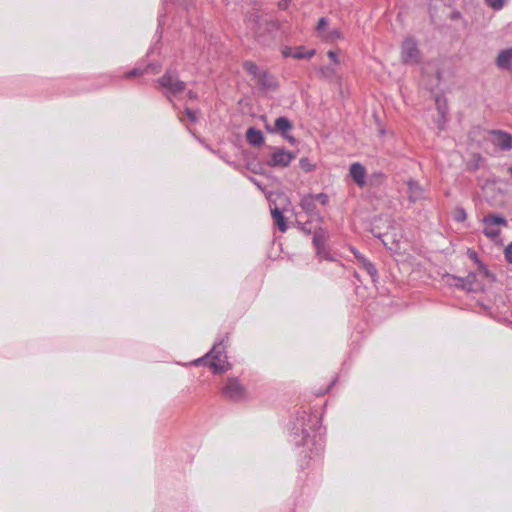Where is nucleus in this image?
I'll return each instance as SVG.
<instances>
[{
    "instance_id": "1",
    "label": "nucleus",
    "mask_w": 512,
    "mask_h": 512,
    "mask_svg": "<svg viewBox=\"0 0 512 512\" xmlns=\"http://www.w3.org/2000/svg\"><path fill=\"white\" fill-rule=\"evenodd\" d=\"M373 235L381 239L383 245L390 251L399 249L403 233L400 225L390 216H380L374 219L371 227Z\"/></svg>"
},
{
    "instance_id": "2",
    "label": "nucleus",
    "mask_w": 512,
    "mask_h": 512,
    "mask_svg": "<svg viewBox=\"0 0 512 512\" xmlns=\"http://www.w3.org/2000/svg\"><path fill=\"white\" fill-rule=\"evenodd\" d=\"M202 363L207 364L216 374L223 373L230 368L227 361V355L225 354L221 343L214 345L205 357L194 361L196 366Z\"/></svg>"
},
{
    "instance_id": "3",
    "label": "nucleus",
    "mask_w": 512,
    "mask_h": 512,
    "mask_svg": "<svg viewBox=\"0 0 512 512\" xmlns=\"http://www.w3.org/2000/svg\"><path fill=\"white\" fill-rule=\"evenodd\" d=\"M222 395L232 402H242L248 399L246 387L240 383L238 378H228L222 388Z\"/></svg>"
},
{
    "instance_id": "4",
    "label": "nucleus",
    "mask_w": 512,
    "mask_h": 512,
    "mask_svg": "<svg viewBox=\"0 0 512 512\" xmlns=\"http://www.w3.org/2000/svg\"><path fill=\"white\" fill-rule=\"evenodd\" d=\"M158 84L165 90V95H176L185 90L186 84L181 81L175 70H167L165 74L158 79Z\"/></svg>"
},
{
    "instance_id": "5",
    "label": "nucleus",
    "mask_w": 512,
    "mask_h": 512,
    "mask_svg": "<svg viewBox=\"0 0 512 512\" xmlns=\"http://www.w3.org/2000/svg\"><path fill=\"white\" fill-rule=\"evenodd\" d=\"M243 68L247 73L253 76L256 84L264 90L274 89L276 87L275 78L264 70H260L253 62L246 61Z\"/></svg>"
},
{
    "instance_id": "6",
    "label": "nucleus",
    "mask_w": 512,
    "mask_h": 512,
    "mask_svg": "<svg viewBox=\"0 0 512 512\" xmlns=\"http://www.w3.org/2000/svg\"><path fill=\"white\" fill-rule=\"evenodd\" d=\"M401 60L405 64H417L421 60V53L417 41L412 37H407L401 45Z\"/></svg>"
},
{
    "instance_id": "7",
    "label": "nucleus",
    "mask_w": 512,
    "mask_h": 512,
    "mask_svg": "<svg viewBox=\"0 0 512 512\" xmlns=\"http://www.w3.org/2000/svg\"><path fill=\"white\" fill-rule=\"evenodd\" d=\"M482 222L485 225L483 233L492 240L498 238L500 235L501 231L499 227L507 226V220L503 216L496 214H489L485 216Z\"/></svg>"
},
{
    "instance_id": "8",
    "label": "nucleus",
    "mask_w": 512,
    "mask_h": 512,
    "mask_svg": "<svg viewBox=\"0 0 512 512\" xmlns=\"http://www.w3.org/2000/svg\"><path fill=\"white\" fill-rule=\"evenodd\" d=\"M293 128L292 122L284 116L278 117L275 120V125L273 128L266 125V129L271 133H280L289 143L295 144L296 140L293 136L288 134Z\"/></svg>"
},
{
    "instance_id": "9",
    "label": "nucleus",
    "mask_w": 512,
    "mask_h": 512,
    "mask_svg": "<svg viewBox=\"0 0 512 512\" xmlns=\"http://www.w3.org/2000/svg\"><path fill=\"white\" fill-rule=\"evenodd\" d=\"M295 155L285 149H276L268 161L270 167L285 168L289 166Z\"/></svg>"
},
{
    "instance_id": "10",
    "label": "nucleus",
    "mask_w": 512,
    "mask_h": 512,
    "mask_svg": "<svg viewBox=\"0 0 512 512\" xmlns=\"http://www.w3.org/2000/svg\"><path fill=\"white\" fill-rule=\"evenodd\" d=\"M407 197L411 203L422 201L426 199V190L420 183L414 179L407 181Z\"/></svg>"
},
{
    "instance_id": "11",
    "label": "nucleus",
    "mask_w": 512,
    "mask_h": 512,
    "mask_svg": "<svg viewBox=\"0 0 512 512\" xmlns=\"http://www.w3.org/2000/svg\"><path fill=\"white\" fill-rule=\"evenodd\" d=\"M349 173H350V176L352 177V179L354 180V182L359 187H364L365 186V184H366V181H365L366 169L364 168L363 165H361L358 162L353 163L350 166Z\"/></svg>"
},
{
    "instance_id": "12",
    "label": "nucleus",
    "mask_w": 512,
    "mask_h": 512,
    "mask_svg": "<svg viewBox=\"0 0 512 512\" xmlns=\"http://www.w3.org/2000/svg\"><path fill=\"white\" fill-rule=\"evenodd\" d=\"M493 143L502 150H510L512 148V136L503 131L493 132Z\"/></svg>"
},
{
    "instance_id": "13",
    "label": "nucleus",
    "mask_w": 512,
    "mask_h": 512,
    "mask_svg": "<svg viewBox=\"0 0 512 512\" xmlns=\"http://www.w3.org/2000/svg\"><path fill=\"white\" fill-rule=\"evenodd\" d=\"M496 65L498 68L503 70L510 69L512 65V48H508L505 50H502L497 58H496Z\"/></svg>"
},
{
    "instance_id": "14",
    "label": "nucleus",
    "mask_w": 512,
    "mask_h": 512,
    "mask_svg": "<svg viewBox=\"0 0 512 512\" xmlns=\"http://www.w3.org/2000/svg\"><path fill=\"white\" fill-rule=\"evenodd\" d=\"M246 139L248 143L251 144L252 146H260L264 142L263 133L254 127H250L247 130Z\"/></svg>"
},
{
    "instance_id": "15",
    "label": "nucleus",
    "mask_w": 512,
    "mask_h": 512,
    "mask_svg": "<svg viewBox=\"0 0 512 512\" xmlns=\"http://www.w3.org/2000/svg\"><path fill=\"white\" fill-rule=\"evenodd\" d=\"M326 239H327V235L322 229H319L314 232L313 244L316 248L317 255L322 254L323 246H325V244H326Z\"/></svg>"
},
{
    "instance_id": "16",
    "label": "nucleus",
    "mask_w": 512,
    "mask_h": 512,
    "mask_svg": "<svg viewBox=\"0 0 512 512\" xmlns=\"http://www.w3.org/2000/svg\"><path fill=\"white\" fill-rule=\"evenodd\" d=\"M159 68H160V66L156 65V64H149L145 68L136 67V68L132 69L131 71L127 72L126 77L131 78V77L140 76L145 73H148L150 70L153 72H158Z\"/></svg>"
},
{
    "instance_id": "17",
    "label": "nucleus",
    "mask_w": 512,
    "mask_h": 512,
    "mask_svg": "<svg viewBox=\"0 0 512 512\" xmlns=\"http://www.w3.org/2000/svg\"><path fill=\"white\" fill-rule=\"evenodd\" d=\"M271 215L274 220V223L278 226L279 230L281 232H285L288 228L285 217L283 216L282 212L277 208L274 207L271 209Z\"/></svg>"
},
{
    "instance_id": "18",
    "label": "nucleus",
    "mask_w": 512,
    "mask_h": 512,
    "mask_svg": "<svg viewBox=\"0 0 512 512\" xmlns=\"http://www.w3.org/2000/svg\"><path fill=\"white\" fill-rule=\"evenodd\" d=\"M484 159L479 154H473L467 162V169L475 172L482 167Z\"/></svg>"
},
{
    "instance_id": "19",
    "label": "nucleus",
    "mask_w": 512,
    "mask_h": 512,
    "mask_svg": "<svg viewBox=\"0 0 512 512\" xmlns=\"http://www.w3.org/2000/svg\"><path fill=\"white\" fill-rule=\"evenodd\" d=\"M474 278H475L474 275H469L466 279L454 278L455 280H457V283H455V286L461 287L462 289H465L468 291H471Z\"/></svg>"
},
{
    "instance_id": "20",
    "label": "nucleus",
    "mask_w": 512,
    "mask_h": 512,
    "mask_svg": "<svg viewBox=\"0 0 512 512\" xmlns=\"http://www.w3.org/2000/svg\"><path fill=\"white\" fill-rule=\"evenodd\" d=\"M301 207L308 211V212H311L314 210L315 206H314V196L313 195H307V196H304L302 199H301Z\"/></svg>"
},
{
    "instance_id": "21",
    "label": "nucleus",
    "mask_w": 512,
    "mask_h": 512,
    "mask_svg": "<svg viewBox=\"0 0 512 512\" xmlns=\"http://www.w3.org/2000/svg\"><path fill=\"white\" fill-rule=\"evenodd\" d=\"M315 51L310 50L306 53L302 51V48H297L294 50L293 54H291V57L295 59H304V58H311L314 55Z\"/></svg>"
},
{
    "instance_id": "22",
    "label": "nucleus",
    "mask_w": 512,
    "mask_h": 512,
    "mask_svg": "<svg viewBox=\"0 0 512 512\" xmlns=\"http://www.w3.org/2000/svg\"><path fill=\"white\" fill-rule=\"evenodd\" d=\"M341 37H342V34H341L340 30H338V29L329 30L328 32H326L323 35V38L328 41L340 39Z\"/></svg>"
},
{
    "instance_id": "23",
    "label": "nucleus",
    "mask_w": 512,
    "mask_h": 512,
    "mask_svg": "<svg viewBox=\"0 0 512 512\" xmlns=\"http://www.w3.org/2000/svg\"><path fill=\"white\" fill-rule=\"evenodd\" d=\"M467 217V214L465 212V210L463 208H456L455 211H454V219L457 221V222H463L465 221Z\"/></svg>"
},
{
    "instance_id": "24",
    "label": "nucleus",
    "mask_w": 512,
    "mask_h": 512,
    "mask_svg": "<svg viewBox=\"0 0 512 512\" xmlns=\"http://www.w3.org/2000/svg\"><path fill=\"white\" fill-rule=\"evenodd\" d=\"M505 0H486V3L489 7L494 10H500L504 6Z\"/></svg>"
},
{
    "instance_id": "25",
    "label": "nucleus",
    "mask_w": 512,
    "mask_h": 512,
    "mask_svg": "<svg viewBox=\"0 0 512 512\" xmlns=\"http://www.w3.org/2000/svg\"><path fill=\"white\" fill-rule=\"evenodd\" d=\"M299 165L305 172H310L314 169V165L311 164L307 158H301Z\"/></svg>"
},
{
    "instance_id": "26",
    "label": "nucleus",
    "mask_w": 512,
    "mask_h": 512,
    "mask_svg": "<svg viewBox=\"0 0 512 512\" xmlns=\"http://www.w3.org/2000/svg\"><path fill=\"white\" fill-rule=\"evenodd\" d=\"M314 196V201L317 200L319 201L322 205H326L328 203V195L325 194V193H319V194H316V195H313Z\"/></svg>"
},
{
    "instance_id": "27",
    "label": "nucleus",
    "mask_w": 512,
    "mask_h": 512,
    "mask_svg": "<svg viewBox=\"0 0 512 512\" xmlns=\"http://www.w3.org/2000/svg\"><path fill=\"white\" fill-rule=\"evenodd\" d=\"M505 259L512 264V242L504 250Z\"/></svg>"
},
{
    "instance_id": "28",
    "label": "nucleus",
    "mask_w": 512,
    "mask_h": 512,
    "mask_svg": "<svg viewBox=\"0 0 512 512\" xmlns=\"http://www.w3.org/2000/svg\"><path fill=\"white\" fill-rule=\"evenodd\" d=\"M364 268L371 277H375L377 275V269L371 262H369Z\"/></svg>"
},
{
    "instance_id": "29",
    "label": "nucleus",
    "mask_w": 512,
    "mask_h": 512,
    "mask_svg": "<svg viewBox=\"0 0 512 512\" xmlns=\"http://www.w3.org/2000/svg\"><path fill=\"white\" fill-rule=\"evenodd\" d=\"M185 114L187 115V117L192 121V122H196L198 117H197V112L196 111H193L189 108H186L185 109Z\"/></svg>"
},
{
    "instance_id": "30",
    "label": "nucleus",
    "mask_w": 512,
    "mask_h": 512,
    "mask_svg": "<svg viewBox=\"0 0 512 512\" xmlns=\"http://www.w3.org/2000/svg\"><path fill=\"white\" fill-rule=\"evenodd\" d=\"M326 26H327L326 18H320L316 29L318 32H323L325 30Z\"/></svg>"
},
{
    "instance_id": "31",
    "label": "nucleus",
    "mask_w": 512,
    "mask_h": 512,
    "mask_svg": "<svg viewBox=\"0 0 512 512\" xmlns=\"http://www.w3.org/2000/svg\"><path fill=\"white\" fill-rule=\"evenodd\" d=\"M436 104H437L439 112L441 113L442 116H444L446 111H445V107L442 104L440 97H436Z\"/></svg>"
},
{
    "instance_id": "32",
    "label": "nucleus",
    "mask_w": 512,
    "mask_h": 512,
    "mask_svg": "<svg viewBox=\"0 0 512 512\" xmlns=\"http://www.w3.org/2000/svg\"><path fill=\"white\" fill-rule=\"evenodd\" d=\"M317 256L320 259L332 260V257L330 256L329 252L326 250L325 246H323L322 254L321 255H317Z\"/></svg>"
},
{
    "instance_id": "33",
    "label": "nucleus",
    "mask_w": 512,
    "mask_h": 512,
    "mask_svg": "<svg viewBox=\"0 0 512 512\" xmlns=\"http://www.w3.org/2000/svg\"><path fill=\"white\" fill-rule=\"evenodd\" d=\"M290 1L291 0H281V1H279V3H278L279 8L282 9V10L287 9L289 4H290Z\"/></svg>"
},
{
    "instance_id": "34",
    "label": "nucleus",
    "mask_w": 512,
    "mask_h": 512,
    "mask_svg": "<svg viewBox=\"0 0 512 512\" xmlns=\"http://www.w3.org/2000/svg\"><path fill=\"white\" fill-rule=\"evenodd\" d=\"M327 55L334 63L337 64L339 62L335 51H329Z\"/></svg>"
},
{
    "instance_id": "35",
    "label": "nucleus",
    "mask_w": 512,
    "mask_h": 512,
    "mask_svg": "<svg viewBox=\"0 0 512 512\" xmlns=\"http://www.w3.org/2000/svg\"><path fill=\"white\" fill-rule=\"evenodd\" d=\"M293 52H294V50H293V49H291V48H285V49L283 50V55H284L285 57H291V54H293Z\"/></svg>"
},
{
    "instance_id": "36",
    "label": "nucleus",
    "mask_w": 512,
    "mask_h": 512,
    "mask_svg": "<svg viewBox=\"0 0 512 512\" xmlns=\"http://www.w3.org/2000/svg\"><path fill=\"white\" fill-rule=\"evenodd\" d=\"M187 96L191 100L197 99V94L194 91H192V90L188 91Z\"/></svg>"
},
{
    "instance_id": "37",
    "label": "nucleus",
    "mask_w": 512,
    "mask_h": 512,
    "mask_svg": "<svg viewBox=\"0 0 512 512\" xmlns=\"http://www.w3.org/2000/svg\"><path fill=\"white\" fill-rule=\"evenodd\" d=\"M302 433L304 434V438H305L304 445H306L308 443L307 438L309 437L307 429L303 428Z\"/></svg>"
},
{
    "instance_id": "38",
    "label": "nucleus",
    "mask_w": 512,
    "mask_h": 512,
    "mask_svg": "<svg viewBox=\"0 0 512 512\" xmlns=\"http://www.w3.org/2000/svg\"><path fill=\"white\" fill-rule=\"evenodd\" d=\"M369 262L370 261H368L364 256H361L360 263L363 265V267L367 266Z\"/></svg>"
},
{
    "instance_id": "39",
    "label": "nucleus",
    "mask_w": 512,
    "mask_h": 512,
    "mask_svg": "<svg viewBox=\"0 0 512 512\" xmlns=\"http://www.w3.org/2000/svg\"><path fill=\"white\" fill-rule=\"evenodd\" d=\"M176 2H178L179 4L181 5H187L188 4V0H175Z\"/></svg>"
},
{
    "instance_id": "40",
    "label": "nucleus",
    "mask_w": 512,
    "mask_h": 512,
    "mask_svg": "<svg viewBox=\"0 0 512 512\" xmlns=\"http://www.w3.org/2000/svg\"><path fill=\"white\" fill-rule=\"evenodd\" d=\"M324 71H327L329 72L330 74H333L334 73V70L329 68V67H326Z\"/></svg>"
},
{
    "instance_id": "41",
    "label": "nucleus",
    "mask_w": 512,
    "mask_h": 512,
    "mask_svg": "<svg viewBox=\"0 0 512 512\" xmlns=\"http://www.w3.org/2000/svg\"><path fill=\"white\" fill-rule=\"evenodd\" d=\"M354 255L358 259V261L360 262V258H361L362 255L357 253V252H354Z\"/></svg>"
},
{
    "instance_id": "42",
    "label": "nucleus",
    "mask_w": 512,
    "mask_h": 512,
    "mask_svg": "<svg viewBox=\"0 0 512 512\" xmlns=\"http://www.w3.org/2000/svg\"><path fill=\"white\" fill-rule=\"evenodd\" d=\"M470 256H471L472 258H475V259L477 258V254H476L475 252H471V253H470Z\"/></svg>"
}]
</instances>
